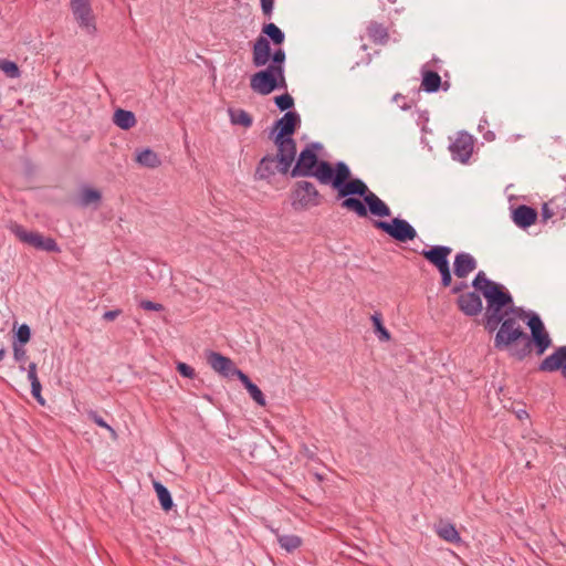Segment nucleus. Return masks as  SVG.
<instances>
[{
    "mask_svg": "<svg viewBox=\"0 0 566 566\" xmlns=\"http://www.w3.org/2000/svg\"><path fill=\"white\" fill-rule=\"evenodd\" d=\"M323 148L321 143L307 144L295 156L294 165L290 169L292 178H315L321 185L329 186L336 191V199L342 200L340 207L366 218L368 212L378 218L390 217L388 205L373 192L360 178L353 177L350 168L345 161L332 164L319 158L318 151Z\"/></svg>",
    "mask_w": 566,
    "mask_h": 566,
    "instance_id": "nucleus-1",
    "label": "nucleus"
},
{
    "mask_svg": "<svg viewBox=\"0 0 566 566\" xmlns=\"http://www.w3.org/2000/svg\"><path fill=\"white\" fill-rule=\"evenodd\" d=\"M301 126V116L295 111L286 112L281 118L276 119L270 132V139L280 149V157L284 161L295 158L297 155L296 142L293 135Z\"/></svg>",
    "mask_w": 566,
    "mask_h": 566,
    "instance_id": "nucleus-2",
    "label": "nucleus"
},
{
    "mask_svg": "<svg viewBox=\"0 0 566 566\" xmlns=\"http://www.w3.org/2000/svg\"><path fill=\"white\" fill-rule=\"evenodd\" d=\"M525 323L531 333L527 334L525 332V336L522 339V347L514 348V353H512V358L517 361H523L532 354L533 349L537 356H542L553 345L549 333L546 331L537 313L531 312Z\"/></svg>",
    "mask_w": 566,
    "mask_h": 566,
    "instance_id": "nucleus-3",
    "label": "nucleus"
},
{
    "mask_svg": "<svg viewBox=\"0 0 566 566\" xmlns=\"http://www.w3.org/2000/svg\"><path fill=\"white\" fill-rule=\"evenodd\" d=\"M486 301L482 324L484 329L493 333L500 323L509 315V307L513 306V296L504 285L483 295Z\"/></svg>",
    "mask_w": 566,
    "mask_h": 566,
    "instance_id": "nucleus-4",
    "label": "nucleus"
},
{
    "mask_svg": "<svg viewBox=\"0 0 566 566\" xmlns=\"http://www.w3.org/2000/svg\"><path fill=\"white\" fill-rule=\"evenodd\" d=\"M286 61V53L283 49L279 48L272 51L270 41L260 35L252 46V63L255 67L270 66L274 70L284 73V64Z\"/></svg>",
    "mask_w": 566,
    "mask_h": 566,
    "instance_id": "nucleus-5",
    "label": "nucleus"
},
{
    "mask_svg": "<svg viewBox=\"0 0 566 566\" xmlns=\"http://www.w3.org/2000/svg\"><path fill=\"white\" fill-rule=\"evenodd\" d=\"M524 336L525 332L516 323L515 318L505 316L497 327L494 347L499 350H507L512 357L514 348L522 347Z\"/></svg>",
    "mask_w": 566,
    "mask_h": 566,
    "instance_id": "nucleus-6",
    "label": "nucleus"
},
{
    "mask_svg": "<svg viewBox=\"0 0 566 566\" xmlns=\"http://www.w3.org/2000/svg\"><path fill=\"white\" fill-rule=\"evenodd\" d=\"M250 87L260 95H269L275 90H286L287 83L284 73L266 65L251 76Z\"/></svg>",
    "mask_w": 566,
    "mask_h": 566,
    "instance_id": "nucleus-7",
    "label": "nucleus"
},
{
    "mask_svg": "<svg viewBox=\"0 0 566 566\" xmlns=\"http://www.w3.org/2000/svg\"><path fill=\"white\" fill-rule=\"evenodd\" d=\"M290 199L292 208L296 211H302L319 206L323 201V196L312 181L298 180L292 186Z\"/></svg>",
    "mask_w": 566,
    "mask_h": 566,
    "instance_id": "nucleus-8",
    "label": "nucleus"
},
{
    "mask_svg": "<svg viewBox=\"0 0 566 566\" xmlns=\"http://www.w3.org/2000/svg\"><path fill=\"white\" fill-rule=\"evenodd\" d=\"M294 160L295 158L290 159V161H284V159L280 157V149H277L276 154H266L260 159L255 167L254 179L271 182L276 172L286 175Z\"/></svg>",
    "mask_w": 566,
    "mask_h": 566,
    "instance_id": "nucleus-9",
    "label": "nucleus"
},
{
    "mask_svg": "<svg viewBox=\"0 0 566 566\" xmlns=\"http://www.w3.org/2000/svg\"><path fill=\"white\" fill-rule=\"evenodd\" d=\"M10 231L23 243L33 247L36 250L60 253L61 249L56 241L51 237H43L36 231H27L23 226L12 223Z\"/></svg>",
    "mask_w": 566,
    "mask_h": 566,
    "instance_id": "nucleus-10",
    "label": "nucleus"
},
{
    "mask_svg": "<svg viewBox=\"0 0 566 566\" xmlns=\"http://www.w3.org/2000/svg\"><path fill=\"white\" fill-rule=\"evenodd\" d=\"M373 224L398 242L412 241L417 237L416 229L407 220L398 217L391 221L375 220Z\"/></svg>",
    "mask_w": 566,
    "mask_h": 566,
    "instance_id": "nucleus-11",
    "label": "nucleus"
},
{
    "mask_svg": "<svg viewBox=\"0 0 566 566\" xmlns=\"http://www.w3.org/2000/svg\"><path fill=\"white\" fill-rule=\"evenodd\" d=\"M74 20L77 25L87 34L93 35L96 33V19L92 9L91 1L86 3H78L70 7Z\"/></svg>",
    "mask_w": 566,
    "mask_h": 566,
    "instance_id": "nucleus-12",
    "label": "nucleus"
},
{
    "mask_svg": "<svg viewBox=\"0 0 566 566\" xmlns=\"http://www.w3.org/2000/svg\"><path fill=\"white\" fill-rule=\"evenodd\" d=\"M538 370L543 373L559 371L566 379V345L555 348V350L546 356L538 365Z\"/></svg>",
    "mask_w": 566,
    "mask_h": 566,
    "instance_id": "nucleus-13",
    "label": "nucleus"
},
{
    "mask_svg": "<svg viewBox=\"0 0 566 566\" xmlns=\"http://www.w3.org/2000/svg\"><path fill=\"white\" fill-rule=\"evenodd\" d=\"M207 361L216 373L224 378L234 377V373L238 369L229 357L213 350L207 353Z\"/></svg>",
    "mask_w": 566,
    "mask_h": 566,
    "instance_id": "nucleus-14",
    "label": "nucleus"
},
{
    "mask_svg": "<svg viewBox=\"0 0 566 566\" xmlns=\"http://www.w3.org/2000/svg\"><path fill=\"white\" fill-rule=\"evenodd\" d=\"M452 249L448 245H432L429 249H423L420 254L437 270L450 265L449 256Z\"/></svg>",
    "mask_w": 566,
    "mask_h": 566,
    "instance_id": "nucleus-15",
    "label": "nucleus"
},
{
    "mask_svg": "<svg viewBox=\"0 0 566 566\" xmlns=\"http://www.w3.org/2000/svg\"><path fill=\"white\" fill-rule=\"evenodd\" d=\"M459 310L467 316L473 317L482 312V298L476 292L461 293L457 298Z\"/></svg>",
    "mask_w": 566,
    "mask_h": 566,
    "instance_id": "nucleus-16",
    "label": "nucleus"
},
{
    "mask_svg": "<svg viewBox=\"0 0 566 566\" xmlns=\"http://www.w3.org/2000/svg\"><path fill=\"white\" fill-rule=\"evenodd\" d=\"M450 151L453 159H457L461 163H467L472 156L473 151L472 136L467 133H461L459 137L450 145Z\"/></svg>",
    "mask_w": 566,
    "mask_h": 566,
    "instance_id": "nucleus-17",
    "label": "nucleus"
},
{
    "mask_svg": "<svg viewBox=\"0 0 566 566\" xmlns=\"http://www.w3.org/2000/svg\"><path fill=\"white\" fill-rule=\"evenodd\" d=\"M476 260L468 252H459L454 256L453 273L459 279H464L476 269Z\"/></svg>",
    "mask_w": 566,
    "mask_h": 566,
    "instance_id": "nucleus-18",
    "label": "nucleus"
},
{
    "mask_svg": "<svg viewBox=\"0 0 566 566\" xmlns=\"http://www.w3.org/2000/svg\"><path fill=\"white\" fill-rule=\"evenodd\" d=\"M537 216L536 209L526 205H520L512 211V219L521 229H527L534 224Z\"/></svg>",
    "mask_w": 566,
    "mask_h": 566,
    "instance_id": "nucleus-19",
    "label": "nucleus"
},
{
    "mask_svg": "<svg viewBox=\"0 0 566 566\" xmlns=\"http://www.w3.org/2000/svg\"><path fill=\"white\" fill-rule=\"evenodd\" d=\"M433 528L437 535L448 543L460 544L462 541L454 524L449 521L440 520Z\"/></svg>",
    "mask_w": 566,
    "mask_h": 566,
    "instance_id": "nucleus-20",
    "label": "nucleus"
},
{
    "mask_svg": "<svg viewBox=\"0 0 566 566\" xmlns=\"http://www.w3.org/2000/svg\"><path fill=\"white\" fill-rule=\"evenodd\" d=\"M368 38L378 45H385L389 41L388 29L377 21H370L367 27Z\"/></svg>",
    "mask_w": 566,
    "mask_h": 566,
    "instance_id": "nucleus-21",
    "label": "nucleus"
},
{
    "mask_svg": "<svg viewBox=\"0 0 566 566\" xmlns=\"http://www.w3.org/2000/svg\"><path fill=\"white\" fill-rule=\"evenodd\" d=\"M421 88L427 93H436L442 85L441 76L432 70H422Z\"/></svg>",
    "mask_w": 566,
    "mask_h": 566,
    "instance_id": "nucleus-22",
    "label": "nucleus"
},
{
    "mask_svg": "<svg viewBox=\"0 0 566 566\" xmlns=\"http://www.w3.org/2000/svg\"><path fill=\"white\" fill-rule=\"evenodd\" d=\"M501 285V283L490 280L483 271H479L472 281L474 290L480 292L482 295L496 290Z\"/></svg>",
    "mask_w": 566,
    "mask_h": 566,
    "instance_id": "nucleus-23",
    "label": "nucleus"
},
{
    "mask_svg": "<svg viewBox=\"0 0 566 566\" xmlns=\"http://www.w3.org/2000/svg\"><path fill=\"white\" fill-rule=\"evenodd\" d=\"M113 122L124 130H128L136 125V116L133 112L118 108L114 112Z\"/></svg>",
    "mask_w": 566,
    "mask_h": 566,
    "instance_id": "nucleus-24",
    "label": "nucleus"
},
{
    "mask_svg": "<svg viewBox=\"0 0 566 566\" xmlns=\"http://www.w3.org/2000/svg\"><path fill=\"white\" fill-rule=\"evenodd\" d=\"M261 32L274 45H282L285 41L284 32L273 22L264 23Z\"/></svg>",
    "mask_w": 566,
    "mask_h": 566,
    "instance_id": "nucleus-25",
    "label": "nucleus"
},
{
    "mask_svg": "<svg viewBox=\"0 0 566 566\" xmlns=\"http://www.w3.org/2000/svg\"><path fill=\"white\" fill-rule=\"evenodd\" d=\"M136 161L147 168H157L161 165V160L156 151L150 148H145L137 153Z\"/></svg>",
    "mask_w": 566,
    "mask_h": 566,
    "instance_id": "nucleus-26",
    "label": "nucleus"
},
{
    "mask_svg": "<svg viewBox=\"0 0 566 566\" xmlns=\"http://www.w3.org/2000/svg\"><path fill=\"white\" fill-rule=\"evenodd\" d=\"M153 485L163 511L169 512L175 505L170 491L159 481H154Z\"/></svg>",
    "mask_w": 566,
    "mask_h": 566,
    "instance_id": "nucleus-27",
    "label": "nucleus"
},
{
    "mask_svg": "<svg viewBox=\"0 0 566 566\" xmlns=\"http://www.w3.org/2000/svg\"><path fill=\"white\" fill-rule=\"evenodd\" d=\"M277 543L287 553H293L302 545V538L294 534L276 533Z\"/></svg>",
    "mask_w": 566,
    "mask_h": 566,
    "instance_id": "nucleus-28",
    "label": "nucleus"
},
{
    "mask_svg": "<svg viewBox=\"0 0 566 566\" xmlns=\"http://www.w3.org/2000/svg\"><path fill=\"white\" fill-rule=\"evenodd\" d=\"M231 123L249 128L253 124L252 116L244 109H229Z\"/></svg>",
    "mask_w": 566,
    "mask_h": 566,
    "instance_id": "nucleus-29",
    "label": "nucleus"
},
{
    "mask_svg": "<svg viewBox=\"0 0 566 566\" xmlns=\"http://www.w3.org/2000/svg\"><path fill=\"white\" fill-rule=\"evenodd\" d=\"M371 322H373L374 333L377 335L378 339L380 342H388L390 339V333L384 326L381 314L378 312L373 314Z\"/></svg>",
    "mask_w": 566,
    "mask_h": 566,
    "instance_id": "nucleus-30",
    "label": "nucleus"
},
{
    "mask_svg": "<svg viewBox=\"0 0 566 566\" xmlns=\"http://www.w3.org/2000/svg\"><path fill=\"white\" fill-rule=\"evenodd\" d=\"M102 199V193L93 188H86L81 195V205L86 207L92 203H98Z\"/></svg>",
    "mask_w": 566,
    "mask_h": 566,
    "instance_id": "nucleus-31",
    "label": "nucleus"
},
{
    "mask_svg": "<svg viewBox=\"0 0 566 566\" xmlns=\"http://www.w3.org/2000/svg\"><path fill=\"white\" fill-rule=\"evenodd\" d=\"M31 338V328L28 324H21L14 333L12 345L20 344L24 346Z\"/></svg>",
    "mask_w": 566,
    "mask_h": 566,
    "instance_id": "nucleus-32",
    "label": "nucleus"
},
{
    "mask_svg": "<svg viewBox=\"0 0 566 566\" xmlns=\"http://www.w3.org/2000/svg\"><path fill=\"white\" fill-rule=\"evenodd\" d=\"M0 70L10 78H18L21 75L18 64L9 60H0Z\"/></svg>",
    "mask_w": 566,
    "mask_h": 566,
    "instance_id": "nucleus-33",
    "label": "nucleus"
},
{
    "mask_svg": "<svg viewBox=\"0 0 566 566\" xmlns=\"http://www.w3.org/2000/svg\"><path fill=\"white\" fill-rule=\"evenodd\" d=\"M274 104L281 112L286 113L294 107V98L289 93H284L274 97Z\"/></svg>",
    "mask_w": 566,
    "mask_h": 566,
    "instance_id": "nucleus-34",
    "label": "nucleus"
},
{
    "mask_svg": "<svg viewBox=\"0 0 566 566\" xmlns=\"http://www.w3.org/2000/svg\"><path fill=\"white\" fill-rule=\"evenodd\" d=\"M87 418H88L91 421H93L95 424H97L98 427L106 429V430L111 433V436H112L113 438H115V437H116V431H115V429H114L112 426H109V424H108V423H107V422H106V421H105V420H104V419L98 415V412H97V411H95V410H90V411L87 412Z\"/></svg>",
    "mask_w": 566,
    "mask_h": 566,
    "instance_id": "nucleus-35",
    "label": "nucleus"
},
{
    "mask_svg": "<svg viewBox=\"0 0 566 566\" xmlns=\"http://www.w3.org/2000/svg\"><path fill=\"white\" fill-rule=\"evenodd\" d=\"M13 347V357L17 363L20 364L19 368L21 371L25 370V361L28 359L27 350L24 346H21L20 344L12 345Z\"/></svg>",
    "mask_w": 566,
    "mask_h": 566,
    "instance_id": "nucleus-36",
    "label": "nucleus"
},
{
    "mask_svg": "<svg viewBox=\"0 0 566 566\" xmlns=\"http://www.w3.org/2000/svg\"><path fill=\"white\" fill-rule=\"evenodd\" d=\"M248 392L250 394L251 398L259 405V406H265V398L262 392V390L253 382L250 387H248Z\"/></svg>",
    "mask_w": 566,
    "mask_h": 566,
    "instance_id": "nucleus-37",
    "label": "nucleus"
},
{
    "mask_svg": "<svg viewBox=\"0 0 566 566\" xmlns=\"http://www.w3.org/2000/svg\"><path fill=\"white\" fill-rule=\"evenodd\" d=\"M176 369L185 378L192 379L196 376L195 369L186 363L178 361L176 365Z\"/></svg>",
    "mask_w": 566,
    "mask_h": 566,
    "instance_id": "nucleus-38",
    "label": "nucleus"
},
{
    "mask_svg": "<svg viewBox=\"0 0 566 566\" xmlns=\"http://www.w3.org/2000/svg\"><path fill=\"white\" fill-rule=\"evenodd\" d=\"M438 271H439V273L441 275V285L443 287L450 286L451 283H452V275H451L450 265H448L446 268H442V269H439Z\"/></svg>",
    "mask_w": 566,
    "mask_h": 566,
    "instance_id": "nucleus-39",
    "label": "nucleus"
},
{
    "mask_svg": "<svg viewBox=\"0 0 566 566\" xmlns=\"http://www.w3.org/2000/svg\"><path fill=\"white\" fill-rule=\"evenodd\" d=\"M41 390H42V385L40 381H36L34 384L31 385V395L32 397L41 405V406H44L45 405V400L44 398L42 397L41 395Z\"/></svg>",
    "mask_w": 566,
    "mask_h": 566,
    "instance_id": "nucleus-40",
    "label": "nucleus"
},
{
    "mask_svg": "<svg viewBox=\"0 0 566 566\" xmlns=\"http://www.w3.org/2000/svg\"><path fill=\"white\" fill-rule=\"evenodd\" d=\"M555 205V200H551L546 203L543 205L542 207V218L544 221H547L548 219H551L555 212L552 208V206Z\"/></svg>",
    "mask_w": 566,
    "mask_h": 566,
    "instance_id": "nucleus-41",
    "label": "nucleus"
},
{
    "mask_svg": "<svg viewBox=\"0 0 566 566\" xmlns=\"http://www.w3.org/2000/svg\"><path fill=\"white\" fill-rule=\"evenodd\" d=\"M275 0H260L262 13L270 18L274 9Z\"/></svg>",
    "mask_w": 566,
    "mask_h": 566,
    "instance_id": "nucleus-42",
    "label": "nucleus"
},
{
    "mask_svg": "<svg viewBox=\"0 0 566 566\" xmlns=\"http://www.w3.org/2000/svg\"><path fill=\"white\" fill-rule=\"evenodd\" d=\"M139 306L145 311H163L164 306L160 303H155L153 301L144 300L139 303Z\"/></svg>",
    "mask_w": 566,
    "mask_h": 566,
    "instance_id": "nucleus-43",
    "label": "nucleus"
},
{
    "mask_svg": "<svg viewBox=\"0 0 566 566\" xmlns=\"http://www.w3.org/2000/svg\"><path fill=\"white\" fill-rule=\"evenodd\" d=\"M509 314H514L521 319H527L528 315H531L532 311H525L523 307H515L514 305L512 307H509Z\"/></svg>",
    "mask_w": 566,
    "mask_h": 566,
    "instance_id": "nucleus-44",
    "label": "nucleus"
},
{
    "mask_svg": "<svg viewBox=\"0 0 566 566\" xmlns=\"http://www.w3.org/2000/svg\"><path fill=\"white\" fill-rule=\"evenodd\" d=\"M234 377H237L242 382L245 389L253 385V381L249 378V376L239 368L235 370Z\"/></svg>",
    "mask_w": 566,
    "mask_h": 566,
    "instance_id": "nucleus-45",
    "label": "nucleus"
},
{
    "mask_svg": "<svg viewBox=\"0 0 566 566\" xmlns=\"http://www.w3.org/2000/svg\"><path fill=\"white\" fill-rule=\"evenodd\" d=\"M234 377H237L242 382L245 389L253 385V381L249 378V376L239 368L235 370Z\"/></svg>",
    "mask_w": 566,
    "mask_h": 566,
    "instance_id": "nucleus-46",
    "label": "nucleus"
},
{
    "mask_svg": "<svg viewBox=\"0 0 566 566\" xmlns=\"http://www.w3.org/2000/svg\"><path fill=\"white\" fill-rule=\"evenodd\" d=\"M120 314H122V310H119V308L112 310V311H106L103 314V318L105 321L111 322V321H114L115 318H117Z\"/></svg>",
    "mask_w": 566,
    "mask_h": 566,
    "instance_id": "nucleus-47",
    "label": "nucleus"
},
{
    "mask_svg": "<svg viewBox=\"0 0 566 566\" xmlns=\"http://www.w3.org/2000/svg\"><path fill=\"white\" fill-rule=\"evenodd\" d=\"M468 287V284L463 281L457 283L455 285L452 286L451 289V293L452 294H459L461 293L463 290H465Z\"/></svg>",
    "mask_w": 566,
    "mask_h": 566,
    "instance_id": "nucleus-48",
    "label": "nucleus"
},
{
    "mask_svg": "<svg viewBox=\"0 0 566 566\" xmlns=\"http://www.w3.org/2000/svg\"><path fill=\"white\" fill-rule=\"evenodd\" d=\"M303 453L307 459L311 460H313L316 455V453L306 446H303Z\"/></svg>",
    "mask_w": 566,
    "mask_h": 566,
    "instance_id": "nucleus-49",
    "label": "nucleus"
},
{
    "mask_svg": "<svg viewBox=\"0 0 566 566\" xmlns=\"http://www.w3.org/2000/svg\"><path fill=\"white\" fill-rule=\"evenodd\" d=\"M28 379L30 380L31 385L36 382V381H40L39 378H38V374L36 373L28 371Z\"/></svg>",
    "mask_w": 566,
    "mask_h": 566,
    "instance_id": "nucleus-50",
    "label": "nucleus"
},
{
    "mask_svg": "<svg viewBox=\"0 0 566 566\" xmlns=\"http://www.w3.org/2000/svg\"><path fill=\"white\" fill-rule=\"evenodd\" d=\"M90 2V0H70V7L76 6L78 3H86Z\"/></svg>",
    "mask_w": 566,
    "mask_h": 566,
    "instance_id": "nucleus-51",
    "label": "nucleus"
},
{
    "mask_svg": "<svg viewBox=\"0 0 566 566\" xmlns=\"http://www.w3.org/2000/svg\"><path fill=\"white\" fill-rule=\"evenodd\" d=\"M27 370L30 373H36V364L30 363Z\"/></svg>",
    "mask_w": 566,
    "mask_h": 566,
    "instance_id": "nucleus-52",
    "label": "nucleus"
},
{
    "mask_svg": "<svg viewBox=\"0 0 566 566\" xmlns=\"http://www.w3.org/2000/svg\"><path fill=\"white\" fill-rule=\"evenodd\" d=\"M523 416H525V417H527V416H528V415H527V412H526L525 410H522L521 412H518V413H517V417H518L520 419H522V418H523Z\"/></svg>",
    "mask_w": 566,
    "mask_h": 566,
    "instance_id": "nucleus-53",
    "label": "nucleus"
},
{
    "mask_svg": "<svg viewBox=\"0 0 566 566\" xmlns=\"http://www.w3.org/2000/svg\"><path fill=\"white\" fill-rule=\"evenodd\" d=\"M4 356H6V349L1 348L0 349V361L4 358Z\"/></svg>",
    "mask_w": 566,
    "mask_h": 566,
    "instance_id": "nucleus-54",
    "label": "nucleus"
},
{
    "mask_svg": "<svg viewBox=\"0 0 566 566\" xmlns=\"http://www.w3.org/2000/svg\"><path fill=\"white\" fill-rule=\"evenodd\" d=\"M448 87H449V84H448V83H446V86L443 87V91H447V90H448Z\"/></svg>",
    "mask_w": 566,
    "mask_h": 566,
    "instance_id": "nucleus-55",
    "label": "nucleus"
}]
</instances>
